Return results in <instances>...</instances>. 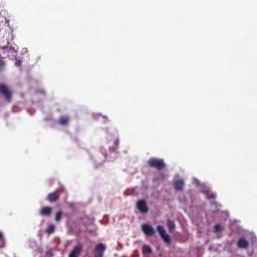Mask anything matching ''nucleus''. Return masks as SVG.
<instances>
[{
  "instance_id": "obj_1",
  "label": "nucleus",
  "mask_w": 257,
  "mask_h": 257,
  "mask_svg": "<svg viewBox=\"0 0 257 257\" xmlns=\"http://www.w3.org/2000/svg\"><path fill=\"white\" fill-rule=\"evenodd\" d=\"M147 163L150 167L155 168L158 170L164 169L166 167V165L163 159L153 157L148 161Z\"/></svg>"
},
{
  "instance_id": "obj_2",
  "label": "nucleus",
  "mask_w": 257,
  "mask_h": 257,
  "mask_svg": "<svg viewBox=\"0 0 257 257\" xmlns=\"http://www.w3.org/2000/svg\"><path fill=\"white\" fill-rule=\"evenodd\" d=\"M0 92L8 102H11L12 92L6 85L2 83L0 84Z\"/></svg>"
},
{
  "instance_id": "obj_3",
  "label": "nucleus",
  "mask_w": 257,
  "mask_h": 257,
  "mask_svg": "<svg viewBox=\"0 0 257 257\" xmlns=\"http://www.w3.org/2000/svg\"><path fill=\"white\" fill-rule=\"evenodd\" d=\"M106 246L102 243L97 244L94 248V257H103Z\"/></svg>"
},
{
  "instance_id": "obj_4",
  "label": "nucleus",
  "mask_w": 257,
  "mask_h": 257,
  "mask_svg": "<svg viewBox=\"0 0 257 257\" xmlns=\"http://www.w3.org/2000/svg\"><path fill=\"white\" fill-rule=\"evenodd\" d=\"M137 207L142 213H147L149 211V208L145 200H139L137 203Z\"/></svg>"
},
{
  "instance_id": "obj_5",
  "label": "nucleus",
  "mask_w": 257,
  "mask_h": 257,
  "mask_svg": "<svg viewBox=\"0 0 257 257\" xmlns=\"http://www.w3.org/2000/svg\"><path fill=\"white\" fill-rule=\"evenodd\" d=\"M157 229L164 241L166 243H169L170 242V237L169 235L166 233V231L163 227L161 225H158Z\"/></svg>"
},
{
  "instance_id": "obj_6",
  "label": "nucleus",
  "mask_w": 257,
  "mask_h": 257,
  "mask_svg": "<svg viewBox=\"0 0 257 257\" xmlns=\"http://www.w3.org/2000/svg\"><path fill=\"white\" fill-rule=\"evenodd\" d=\"M82 250V245L79 244L73 247L68 257H78Z\"/></svg>"
},
{
  "instance_id": "obj_7",
  "label": "nucleus",
  "mask_w": 257,
  "mask_h": 257,
  "mask_svg": "<svg viewBox=\"0 0 257 257\" xmlns=\"http://www.w3.org/2000/svg\"><path fill=\"white\" fill-rule=\"evenodd\" d=\"M142 229L145 234L147 235L150 236L155 233L154 229L149 224H143L142 226Z\"/></svg>"
},
{
  "instance_id": "obj_8",
  "label": "nucleus",
  "mask_w": 257,
  "mask_h": 257,
  "mask_svg": "<svg viewBox=\"0 0 257 257\" xmlns=\"http://www.w3.org/2000/svg\"><path fill=\"white\" fill-rule=\"evenodd\" d=\"M58 192L59 190H56L55 191L49 193L47 197V199L51 202H54L57 201L59 199Z\"/></svg>"
},
{
  "instance_id": "obj_9",
  "label": "nucleus",
  "mask_w": 257,
  "mask_h": 257,
  "mask_svg": "<svg viewBox=\"0 0 257 257\" xmlns=\"http://www.w3.org/2000/svg\"><path fill=\"white\" fill-rule=\"evenodd\" d=\"M237 245L239 248H245L248 246L249 243L245 238L241 237L238 239Z\"/></svg>"
},
{
  "instance_id": "obj_10",
  "label": "nucleus",
  "mask_w": 257,
  "mask_h": 257,
  "mask_svg": "<svg viewBox=\"0 0 257 257\" xmlns=\"http://www.w3.org/2000/svg\"><path fill=\"white\" fill-rule=\"evenodd\" d=\"M52 212V209L50 206H44L40 210V214L42 216H49Z\"/></svg>"
},
{
  "instance_id": "obj_11",
  "label": "nucleus",
  "mask_w": 257,
  "mask_h": 257,
  "mask_svg": "<svg viewBox=\"0 0 257 257\" xmlns=\"http://www.w3.org/2000/svg\"><path fill=\"white\" fill-rule=\"evenodd\" d=\"M184 185V182L182 179L177 180L174 182L175 189L178 191H182Z\"/></svg>"
},
{
  "instance_id": "obj_12",
  "label": "nucleus",
  "mask_w": 257,
  "mask_h": 257,
  "mask_svg": "<svg viewBox=\"0 0 257 257\" xmlns=\"http://www.w3.org/2000/svg\"><path fill=\"white\" fill-rule=\"evenodd\" d=\"M70 118L68 116H61L60 117L58 123L61 125L65 126L68 124Z\"/></svg>"
},
{
  "instance_id": "obj_13",
  "label": "nucleus",
  "mask_w": 257,
  "mask_h": 257,
  "mask_svg": "<svg viewBox=\"0 0 257 257\" xmlns=\"http://www.w3.org/2000/svg\"><path fill=\"white\" fill-rule=\"evenodd\" d=\"M152 249L150 246L147 245H144L142 247V252L143 254H150L152 252Z\"/></svg>"
},
{
  "instance_id": "obj_14",
  "label": "nucleus",
  "mask_w": 257,
  "mask_h": 257,
  "mask_svg": "<svg viewBox=\"0 0 257 257\" xmlns=\"http://www.w3.org/2000/svg\"><path fill=\"white\" fill-rule=\"evenodd\" d=\"M167 227L170 232H172L175 228V224L174 222L171 220L167 221Z\"/></svg>"
},
{
  "instance_id": "obj_15",
  "label": "nucleus",
  "mask_w": 257,
  "mask_h": 257,
  "mask_svg": "<svg viewBox=\"0 0 257 257\" xmlns=\"http://www.w3.org/2000/svg\"><path fill=\"white\" fill-rule=\"evenodd\" d=\"M63 215L64 214L61 211H57L55 214V221L57 222H60Z\"/></svg>"
},
{
  "instance_id": "obj_16",
  "label": "nucleus",
  "mask_w": 257,
  "mask_h": 257,
  "mask_svg": "<svg viewBox=\"0 0 257 257\" xmlns=\"http://www.w3.org/2000/svg\"><path fill=\"white\" fill-rule=\"evenodd\" d=\"M55 226L53 224H50L48 226L47 228L46 229V233L48 234H51L54 232L55 230Z\"/></svg>"
},
{
  "instance_id": "obj_17",
  "label": "nucleus",
  "mask_w": 257,
  "mask_h": 257,
  "mask_svg": "<svg viewBox=\"0 0 257 257\" xmlns=\"http://www.w3.org/2000/svg\"><path fill=\"white\" fill-rule=\"evenodd\" d=\"M214 230L216 232H221L222 230V227L220 224H216L214 226Z\"/></svg>"
},
{
  "instance_id": "obj_18",
  "label": "nucleus",
  "mask_w": 257,
  "mask_h": 257,
  "mask_svg": "<svg viewBox=\"0 0 257 257\" xmlns=\"http://www.w3.org/2000/svg\"><path fill=\"white\" fill-rule=\"evenodd\" d=\"M119 146V140L118 139H116L114 142V146L113 147V149L114 150H116L118 148Z\"/></svg>"
},
{
  "instance_id": "obj_19",
  "label": "nucleus",
  "mask_w": 257,
  "mask_h": 257,
  "mask_svg": "<svg viewBox=\"0 0 257 257\" xmlns=\"http://www.w3.org/2000/svg\"><path fill=\"white\" fill-rule=\"evenodd\" d=\"M207 197L208 199H214L216 198V195L214 194L211 193L208 194Z\"/></svg>"
},
{
  "instance_id": "obj_20",
  "label": "nucleus",
  "mask_w": 257,
  "mask_h": 257,
  "mask_svg": "<svg viewBox=\"0 0 257 257\" xmlns=\"http://www.w3.org/2000/svg\"><path fill=\"white\" fill-rule=\"evenodd\" d=\"M5 247V239L0 241V248Z\"/></svg>"
},
{
  "instance_id": "obj_21",
  "label": "nucleus",
  "mask_w": 257,
  "mask_h": 257,
  "mask_svg": "<svg viewBox=\"0 0 257 257\" xmlns=\"http://www.w3.org/2000/svg\"><path fill=\"white\" fill-rule=\"evenodd\" d=\"M21 64V60L16 58L15 65L20 66Z\"/></svg>"
},
{
  "instance_id": "obj_22",
  "label": "nucleus",
  "mask_w": 257,
  "mask_h": 257,
  "mask_svg": "<svg viewBox=\"0 0 257 257\" xmlns=\"http://www.w3.org/2000/svg\"><path fill=\"white\" fill-rule=\"evenodd\" d=\"M5 238H4L3 233L1 232H0V241L2 240H3Z\"/></svg>"
}]
</instances>
